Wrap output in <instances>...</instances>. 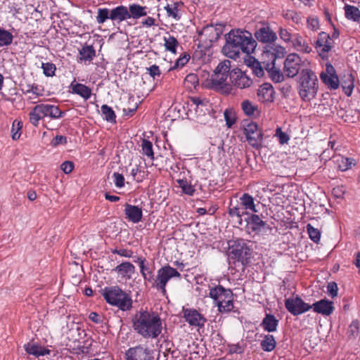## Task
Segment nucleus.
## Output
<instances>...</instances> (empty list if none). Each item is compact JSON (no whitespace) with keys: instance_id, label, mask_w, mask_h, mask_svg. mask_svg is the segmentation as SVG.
<instances>
[{"instance_id":"1","label":"nucleus","mask_w":360,"mask_h":360,"mask_svg":"<svg viewBox=\"0 0 360 360\" xmlns=\"http://www.w3.org/2000/svg\"><path fill=\"white\" fill-rule=\"evenodd\" d=\"M225 39L222 51L230 58H238L240 52L252 53L257 46L252 34L246 30H232L225 35Z\"/></svg>"},{"instance_id":"44","label":"nucleus","mask_w":360,"mask_h":360,"mask_svg":"<svg viewBox=\"0 0 360 360\" xmlns=\"http://www.w3.org/2000/svg\"><path fill=\"white\" fill-rule=\"evenodd\" d=\"M228 75L214 73L212 75V84L216 87H222L227 79Z\"/></svg>"},{"instance_id":"58","label":"nucleus","mask_w":360,"mask_h":360,"mask_svg":"<svg viewBox=\"0 0 360 360\" xmlns=\"http://www.w3.org/2000/svg\"><path fill=\"white\" fill-rule=\"evenodd\" d=\"M327 291L329 295L334 298L338 295V288L337 283L335 282H330L327 285Z\"/></svg>"},{"instance_id":"24","label":"nucleus","mask_w":360,"mask_h":360,"mask_svg":"<svg viewBox=\"0 0 360 360\" xmlns=\"http://www.w3.org/2000/svg\"><path fill=\"white\" fill-rule=\"evenodd\" d=\"M340 84L346 96H350L354 87V77L350 73L344 74L341 77Z\"/></svg>"},{"instance_id":"59","label":"nucleus","mask_w":360,"mask_h":360,"mask_svg":"<svg viewBox=\"0 0 360 360\" xmlns=\"http://www.w3.org/2000/svg\"><path fill=\"white\" fill-rule=\"evenodd\" d=\"M146 70L150 76L153 79H155L156 77H160L161 75L160 68L157 65H153L150 67L147 68Z\"/></svg>"},{"instance_id":"38","label":"nucleus","mask_w":360,"mask_h":360,"mask_svg":"<svg viewBox=\"0 0 360 360\" xmlns=\"http://www.w3.org/2000/svg\"><path fill=\"white\" fill-rule=\"evenodd\" d=\"M240 205L246 210H250L253 212H257L254 198L248 193H244L240 198Z\"/></svg>"},{"instance_id":"61","label":"nucleus","mask_w":360,"mask_h":360,"mask_svg":"<svg viewBox=\"0 0 360 360\" xmlns=\"http://www.w3.org/2000/svg\"><path fill=\"white\" fill-rule=\"evenodd\" d=\"M276 135L278 136L279 143L281 144L287 143L289 141L288 135L283 132L280 128L276 129Z\"/></svg>"},{"instance_id":"45","label":"nucleus","mask_w":360,"mask_h":360,"mask_svg":"<svg viewBox=\"0 0 360 360\" xmlns=\"http://www.w3.org/2000/svg\"><path fill=\"white\" fill-rule=\"evenodd\" d=\"M307 230L310 239L314 243H318L321 238V232L319 230L312 226L310 224L307 225Z\"/></svg>"},{"instance_id":"29","label":"nucleus","mask_w":360,"mask_h":360,"mask_svg":"<svg viewBox=\"0 0 360 360\" xmlns=\"http://www.w3.org/2000/svg\"><path fill=\"white\" fill-rule=\"evenodd\" d=\"M71 87L73 93L79 95L85 100L89 98L91 95V89L84 84L79 83L74 84V82H72L71 84Z\"/></svg>"},{"instance_id":"63","label":"nucleus","mask_w":360,"mask_h":360,"mask_svg":"<svg viewBox=\"0 0 360 360\" xmlns=\"http://www.w3.org/2000/svg\"><path fill=\"white\" fill-rule=\"evenodd\" d=\"M60 169L65 174H70L74 169V163L71 161H65L61 164Z\"/></svg>"},{"instance_id":"8","label":"nucleus","mask_w":360,"mask_h":360,"mask_svg":"<svg viewBox=\"0 0 360 360\" xmlns=\"http://www.w3.org/2000/svg\"><path fill=\"white\" fill-rule=\"evenodd\" d=\"M283 73L289 78L300 75L303 70H307L305 63L297 53L289 54L284 61Z\"/></svg>"},{"instance_id":"33","label":"nucleus","mask_w":360,"mask_h":360,"mask_svg":"<svg viewBox=\"0 0 360 360\" xmlns=\"http://www.w3.org/2000/svg\"><path fill=\"white\" fill-rule=\"evenodd\" d=\"M262 349L265 352L273 351L276 346V341L272 335H265L260 343Z\"/></svg>"},{"instance_id":"27","label":"nucleus","mask_w":360,"mask_h":360,"mask_svg":"<svg viewBox=\"0 0 360 360\" xmlns=\"http://www.w3.org/2000/svg\"><path fill=\"white\" fill-rule=\"evenodd\" d=\"M278 324V321L274 315L266 314L261 323V326L265 331L271 333L276 330Z\"/></svg>"},{"instance_id":"36","label":"nucleus","mask_w":360,"mask_h":360,"mask_svg":"<svg viewBox=\"0 0 360 360\" xmlns=\"http://www.w3.org/2000/svg\"><path fill=\"white\" fill-rule=\"evenodd\" d=\"M345 13L347 19L357 22L360 20V10L357 7L345 5Z\"/></svg>"},{"instance_id":"48","label":"nucleus","mask_w":360,"mask_h":360,"mask_svg":"<svg viewBox=\"0 0 360 360\" xmlns=\"http://www.w3.org/2000/svg\"><path fill=\"white\" fill-rule=\"evenodd\" d=\"M22 128V122L20 120H14L13 122V126L11 129L12 133V139L13 140H17L20 138L21 134V129Z\"/></svg>"},{"instance_id":"10","label":"nucleus","mask_w":360,"mask_h":360,"mask_svg":"<svg viewBox=\"0 0 360 360\" xmlns=\"http://www.w3.org/2000/svg\"><path fill=\"white\" fill-rule=\"evenodd\" d=\"M285 307L294 316L302 314L310 309L311 306L305 303L300 297L288 298L285 301Z\"/></svg>"},{"instance_id":"53","label":"nucleus","mask_w":360,"mask_h":360,"mask_svg":"<svg viewBox=\"0 0 360 360\" xmlns=\"http://www.w3.org/2000/svg\"><path fill=\"white\" fill-rule=\"evenodd\" d=\"M44 74L47 77H53L56 70V65L51 63H43L41 65Z\"/></svg>"},{"instance_id":"54","label":"nucleus","mask_w":360,"mask_h":360,"mask_svg":"<svg viewBox=\"0 0 360 360\" xmlns=\"http://www.w3.org/2000/svg\"><path fill=\"white\" fill-rule=\"evenodd\" d=\"M283 16L285 19L291 20L296 24H299L302 20L300 15L295 11L288 10L283 14Z\"/></svg>"},{"instance_id":"28","label":"nucleus","mask_w":360,"mask_h":360,"mask_svg":"<svg viewBox=\"0 0 360 360\" xmlns=\"http://www.w3.org/2000/svg\"><path fill=\"white\" fill-rule=\"evenodd\" d=\"M266 70L272 81L275 82H281L283 80L284 73L281 72L278 68L275 67L274 63H272L271 65L268 64L266 68Z\"/></svg>"},{"instance_id":"37","label":"nucleus","mask_w":360,"mask_h":360,"mask_svg":"<svg viewBox=\"0 0 360 360\" xmlns=\"http://www.w3.org/2000/svg\"><path fill=\"white\" fill-rule=\"evenodd\" d=\"M240 106L245 115L249 117L255 116V112L258 111L257 105L253 104L249 100H244Z\"/></svg>"},{"instance_id":"43","label":"nucleus","mask_w":360,"mask_h":360,"mask_svg":"<svg viewBox=\"0 0 360 360\" xmlns=\"http://www.w3.org/2000/svg\"><path fill=\"white\" fill-rule=\"evenodd\" d=\"M104 119L110 122H115L116 115L112 108L107 105H103L101 108Z\"/></svg>"},{"instance_id":"3","label":"nucleus","mask_w":360,"mask_h":360,"mask_svg":"<svg viewBox=\"0 0 360 360\" xmlns=\"http://www.w3.org/2000/svg\"><path fill=\"white\" fill-rule=\"evenodd\" d=\"M297 89L300 98L304 101L314 98L319 89V80L315 72L307 68L297 77Z\"/></svg>"},{"instance_id":"35","label":"nucleus","mask_w":360,"mask_h":360,"mask_svg":"<svg viewBox=\"0 0 360 360\" xmlns=\"http://www.w3.org/2000/svg\"><path fill=\"white\" fill-rule=\"evenodd\" d=\"M247 210L243 206L239 205L229 208V214L232 217H236L239 225H242V217L248 214Z\"/></svg>"},{"instance_id":"52","label":"nucleus","mask_w":360,"mask_h":360,"mask_svg":"<svg viewBox=\"0 0 360 360\" xmlns=\"http://www.w3.org/2000/svg\"><path fill=\"white\" fill-rule=\"evenodd\" d=\"M220 312H229L233 309V297L226 298L224 302L218 307Z\"/></svg>"},{"instance_id":"14","label":"nucleus","mask_w":360,"mask_h":360,"mask_svg":"<svg viewBox=\"0 0 360 360\" xmlns=\"http://www.w3.org/2000/svg\"><path fill=\"white\" fill-rule=\"evenodd\" d=\"M210 297L214 300L216 305L219 307L226 298L233 297V292L231 289H226L221 285H218L210 290Z\"/></svg>"},{"instance_id":"20","label":"nucleus","mask_w":360,"mask_h":360,"mask_svg":"<svg viewBox=\"0 0 360 360\" xmlns=\"http://www.w3.org/2000/svg\"><path fill=\"white\" fill-rule=\"evenodd\" d=\"M255 38L262 43H271L276 39V34L269 27H262L255 32Z\"/></svg>"},{"instance_id":"51","label":"nucleus","mask_w":360,"mask_h":360,"mask_svg":"<svg viewBox=\"0 0 360 360\" xmlns=\"http://www.w3.org/2000/svg\"><path fill=\"white\" fill-rule=\"evenodd\" d=\"M220 312H229L233 309V297L226 298L224 302L218 307Z\"/></svg>"},{"instance_id":"50","label":"nucleus","mask_w":360,"mask_h":360,"mask_svg":"<svg viewBox=\"0 0 360 360\" xmlns=\"http://www.w3.org/2000/svg\"><path fill=\"white\" fill-rule=\"evenodd\" d=\"M337 162L338 165V168L341 171H346L352 167L353 165L352 161L350 158L340 157L337 160Z\"/></svg>"},{"instance_id":"64","label":"nucleus","mask_w":360,"mask_h":360,"mask_svg":"<svg viewBox=\"0 0 360 360\" xmlns=\"http://www.w3.org/2000/svg\"><path fill=\"white\" fill-rule=\"evenodd\" d=\"M359 330V323L357 321H352L350 326H349V335L352 338H355L358 334Z\"/></svg>"},{"instance_id":"11","label":"nucleus","mask_w":360,"mask_h":360,"mask_svg":"<svg viewBox=\"0 0 360 360\" xmlns=\"http://www.w3.org/2000/svg\"><path fill=\"white\" fill-rule=\"evenodd\" d=\"M321 81L330 89L335 90L340 86V80L336 75V71L334 67L327 63L326 70L320 75Z\"/></svg>"},{"instance_id":"39","label":"nucleus","mask_w":360,"mask_h":360,"mask_svg":"<svg viewBox=\"0 0 360 360\" xmlns=\"http://www.w3.org/2000/svg\"><path fill=\"white\" fill-rule=\"evenodd\" d=\"M13 35L8 30L0 27V47L8 46L13 43Z\"/></svg>"},{"instance_id":"47","label":"nucleus","mask_w":360,"mask_h":360,"mask_svg":"<svg viewBox=\"0 0 360 360\" xmlns=\"http://www.w3.org/2000/svg\"><path fill=\"white\" fill-rule=\"evenodd\" d=\"M231 61L229 60H224V61L219 63L216 68L214 72L218 74L228 75L230 72Z\"/></svg>"},{"instance_id":"62","label":"nucleus","mask_w":360,"mask_h":360,"mask_svg":"<svg viewBox=\"0 0 360 360\" xmlns=\"http://www.w3.org/2000/svg\"><path fill=\"white\" fill-rule=\"evenodd\" d=\"M252 70L253 74L258 77H262L264 74L263 68H262L260 63L257 61L253 63Z\"/></svg>"},{"instance_id":"2","label":"nucleus","mask_w":360,"mask_h":360,"mask_svg":"<svg viewBox=\"0 0 360 360\" xmlns=\"http://www.w3.org/2000/svg\"><path fill=\"white\" fill-rule=\"evenodd\" d=\"M134 330L144 338L155 339L162 332V321L155 312L140 311L132 318Z\"/></svg>"},{"instance_id":"19","label":"nucleus","mask_w":360,"mask_h":360,"mask_svg":"<svg viewBox=\"0 0 360 360\" xmlns=\"http://www.w3.org/2000/svg\"><path fill=\"white\" fill-rule=\"evenodd\" d=\"M274 89L272 85L269 83H264L262 84L257 91V96L260 101L273 102L274 100Z\"/></svg>"},{"instance_id":"22","label":"nucleus","mask_w":360,"mask_h":360,"mask_svg":"<svg viewBox=\"0 0 360 360\" xmlns=\"http://www.w3.org/2000/svg\"><path fill=\"white\" fill-rule=\"evenodd\" d=\"M129 19V15L127 7L124 6H119L111 9L110 20L115 22L120 23Z\"/></svg>"},{"instance_id":"23","label":"nucleus","mask_w":360,"mask_h":360,"mask_svg":"<svg viewBox=\"0 0 360 360\" xmlns=\"http://www.w3.org/2000/svg\"><path fill=\"white\" fill-rule=\"evenodd\" d=\"M25 350L30 355H33L36 357L40 356L49 355L51 353V350L46 349L38 344L28 342L24 345Z\"/></svg>"},{"instance_id":"46","label":"nucleus","mask_w":360,"mask_h":360,"mask_svg":"<svg viewBox=\"0 0 360 360\" xmlns=\"http://www.w3.org/2000/svg\"><path fill=\"white\" fill-rule=\"evenodd\" d=\"M143 154L146 156L150 158L151 159L154 158V153L153 150V144L152 143L147 140L143 139L141 143Z\"/></svg>"},{"instance_id":"17","label":"nucleus","mask_w":360,"mask_h":360,"mask_svg":"<svg viewBox=\"0 0 360 360\" xmlns=\"http://www.w3.org/2000/svg\"><path fill=\"white\" fill-rule=\"evenodd\" d=\"M311 306L314 312L323 316L330 315L334 309L333 302L327 299H322Z\"/></svg>"},{"instance_id":"49","label":"nucleus","mask_w":360,"mask_h":360,"mask_svg":"<svg viewBox=\"0 0 360 360\" xmlns=\"http://www.w3.org/2000/svg\"><path fill=\"white\" fill-rule=\"evenodd\" d=\"M176 181L184 193L192 195L195 192L193 187L186 179H178Z\"/></svg>"},{"instance_id":"25","label":"nucleus","mask_w":360,"mask_h":360,"mask_svg":"<svg viewBox=\"0 0 360 360\" xmlns=\"http://www.w3.org/2000/svg\"><path fill=\"white\" fill-rule=\"evenodd\" d=\"M113 270L122 277L130 278L131 274L135 272V266L129 262H124L117 265Z\"/></svg>"},{"instance_id":"12","label":"nucleus","mask_w":360,"mask_h":360,"mask_svg":"<svg viewBox=\"0 0 360 360\" xmlns=\"http://www.w3.org/2000/svg\"><path fill=\"white\" fill-rule=\"evenodd\" d=\"M229 76L232 84L239 89L248 88L252 83L250 77L240 69H234L231 70Z\"/></svg>"},{"instance_id":"6","label":"nucleus","mask_w":360,"mask_h":360,"mask_svg":"<svg viewBox=\"0 0 360 360\" xmlns=\"http://www.w3.org/2000/svg\"><path fill=\"white\" fill-rule=\"evenodd\" d=\"M181 274L169 265H165L159 269L157 276L153 277L150 284L153 288L160 291L163 295L166 294V285L167 282L172 278H181Z\"/></svg>"},{"instance_id":"40","label":"nucleus","mask_w":360,"mask_h":360,"mask_svg":"<svg viewBox=\"0 0 360 360\" xmlns=\"http://www.w3.org/2000/svg\"><path fill=\"white\" fill-rule=\"evenodd\" d=\"M164 41L165 49L172 53H176V47L179 46L177 39L174 37L169 34L168 36L164 37Z\"/></svg>"},{"instance_id":"21","label":"nucleus","mask_w":360,"mask_h":360,"mask_svg":"<svg viewBox=\"0 0 360 360\" xmlns=\"http://www.w3.org/2000/svg\"><path fill=\"white\" fill-rule=\"evenodd\" d=\"M38 105L43 117H50L53 119H58L62 117L64 114L58 106L54 105L41 103Z\"/></svg>"},{"instance_id":"41","label":"nucleus","mask_w":360,"mask_h":360,"mask_svg":"<svg viewBox=\"0 0 360 360\" xmlns=\"http://www.w3.org/2000/svg\"><path fill=\"white\" fill-rule=\"evenodd\" d=\"M43 118L38 105H35L29 113L30 122L34 127H37L39 121Z\"/></svg>"},{"instance_id":"4","label":"nucleus","mask_w":360,"mask_h":360,"mask_svg":"<svg viewBox=\"0 0 360 360\" xmlns=\"http://www.w3.org/2000/svg\"><path fill=\"white\" fill-rule=\"evenodd\" d=\"M102 295L108 304L123 311H129L132 308L131 296L118 286L105 288Z\"/></svg>"},{"instance_id":"5","label":"nucleus","mask_w":360,"mask_h":360,"mask_svg":"<svg viewBox=\"0 0 360 360\" xmlns=\"http://www.w3.org/2000/svg\"><path fill=\"white\" fill-rule=\"evenodd\" d=\"M224 25L217 24L216 25H207L199 32L198 47L202 50H207L212 46V43L217 41L223 33Z\"/></svg>"},{"instance_id":"31","label":"nucleus","mask_w":360,"mask_h":360,"mask_svg":"<svg viewBox=\"0 0 360 360\" xmlns=\"http://www.w3.org/2000/svg\"><path fill=\"white\" fill-rule=\"evenodd\" d=\"M79 60L91 61L96 56V51L92 45H85L79 51Z\"/></svg>"},{"instance_id":"26","label":"nucleus","mask_w":360,"mask_h":360,"mask_svg":"<svg viewBox=\"0 0 360 360\" xmlns=\"http://www.w3.org/2000/svg\"><path fill=\"white\" fill-rule=\"evenodd\" d=\"M128 11L129 18H133L138 19L143 16H146L148 14V8L146 6H142L138 4H132L129 6Z\"/></svg>"},{"instance_id":"7","label":"nucleus","mask_w":360,"mask_h":360,"mask_svg":"<svg viewBox=\"0 0 360 360\" xmlns=\"http://www.w3.org/2000/svg\"><path fill=\"white\" fill-rule=\"evenodd\" d=\"M251 250L243 239H237L229 242V256L231 259H236L246 265L250 262Z\"/></svg>"},{"instance_id":"34","label":"nucleus","mask_w":360,"mask_h":360,"mask_svg":"<svg viewBox=\"0 0 360 360\" xmlns=\"http://www.w3.org/2000/svg\"><path fill=\"white\" fill-rule=\"evenodd\" d=\"M246 221L248 224L252 226L253 231H261L262 229H264L266 225V222L262 220L258 215L255 214H251Z\"/></svg>"},{"instance_id":"15","label":"nucleus","mask_w":360,"mask_h":360,"mask_svg":"<svg viewBox=\"0 0 360 360\" xmlns=\"http://www.w3.org/2000/svg\"><path fill=\"white\" fill-rule=\"evenodd\" d=\"M125 219L134 224L139 223L143 217V211L141 207L128 203L124 205Z\"/></svg>"},{"instance_id":"55","label":"nucleus","mask_w":360,"mask_h":360,"mask_svg":"<svg viewBox=\"0 0 360 360\" xmlns=\"http://www.w3.org/2000/svg\"><path fill=\"white\" fill-rule=\"evenodd\" d=\"M191 102L195 105V108H200V107H205V110L208 111V107L210 105L209 101L207 99H202L200 97H192Z\"/></svg>"},{"instance_id":"30","label":"nucleus","mask_w":360,"mask_h":360,"mask_svg":"<svg viewBox=\"0 0 360 360\" xmlns=\"http://www.w3.org/2000/svg\"><path fill=\"white\" fill-rule=\"evenodd\" d=\"M180 2H173L172 4H167L165 7L167 15L169 18H171L175 20H179L181 18L180 10L179 8Z\"/></svg>"},{"instance_id":"16","label":"nucleus","mask_w":360,"mask_h":360,"mask_svg":"<svg viewBox=\"0 0 360 360\" xmlns=\"http://www.w3.org/2000/svg\"><path fill=\"white\" fill-rule=\"evenodd\" d=\"M125 360H150L147 350L142 347L129 348L124 354Z\"/></svg>"},{"instance_id":"60","label":"nucleus","mask_w":360,"mask_h":360,"mask_svg":"<svg viewBox=\"0 0 360 360\" xmlns=\"http://www.w3.org/2000/svg\"><path fill=\"white\" fill-rule=\"evenodd\" d=\"M112 252L127 258H131L133 256V251L128 249H115L112 250Z\"/></svg>"},{"instance_id":"42","label":"nucleus","mask_w":360,"mask_h":360,"mask_svg":"<svg viewBox=\"0 0 360 360\" xmlns=\"http://www.w3.org/2000/svg\"><path fill=\"white\" fill-rule=\"evenodd\" d=\"M111 10L107 8H98L97 11L96 22L103 24L107 20H110Z\"/></svg>"},{"instance_id":"18","label":"nucleus","mask_w":360,"mask_h":360,"mask_svg":"<svg viewBox=\"0 0 360 360\" xmlns=\"http://www.w3.org/2000/svg\"><path fill=\"white\" fill-rule=\"evenodd\" d=\"M333 41L328 34L325 32L319 33L316 42V48L322 53H328L333 47Z\"/></svg>"},{"instance_id":"32","label":"nucleus","mask_w":360,"mask_h":360,"mask_svg":"<svg viewBox=\"0 0 360 360\" xmlns=\"http://www.w3.org/2000/svg\"><path fill=\"white\" fill-rule=\"evenodd\" d=\"M292 41L295 48L299 51L309 53L311 51L308 44L298 34L294 36Z\"/></svg>"},{"instance_id":"57","label":"nucleus","mask_w":360,"mask_h":360,"mask_svg":"<svg viewBox=\"0 0 360 360\" xmlns=\"http://www.w3.org/2000/svg\"><path fill=\"white\" fill-rule=\"evenodd\" d=\"M114 182L117 188H122L124 186V178L122 174L115 172L112 174Z\"/></svg>"},{"instance_id":"9","label":"nucleus","mask_w":360,"mask_h":360,"mask_svg":"<svg viewBox=\"0 0 360 360\" xmlns=\"http://www.w3.org/2000/svg\"><path fill=\"white\" fill-rule=\"evenodd\" d=\"M243 128L248 142L254 148H259L262 143L263 134L257 123L248 122L243 124Z\"/></svg>"},{"instance_id":"13","label":"nucleus","mask_w":360,"mask_h":360,"mask_svg":"<svg viewBox=\"0 0 360 360\" xmlns=\"http://www.w3.org/2000/svg\"><path fill=\"white\" fill-rule=\"evenodd\" d=\"M184 318L191 326L202 328L207 322V319L194 309H183Z\"/></svg>"},{"instance_id":"56","label":"nucleus","mask_w":360,"mask_h":360,"mask_svg":"<svg viewBox=\"0 0 360 360\" xmlns=\"http://www.w3.org/2000/svg\"><path fill=\"white\" fill-rule=\"evenodd\" d=\"M141 274L145 281L150 283L153 280V271L150 269L148 264L146 265L143 269H141Z\"/></svg>"}]
</instances>
